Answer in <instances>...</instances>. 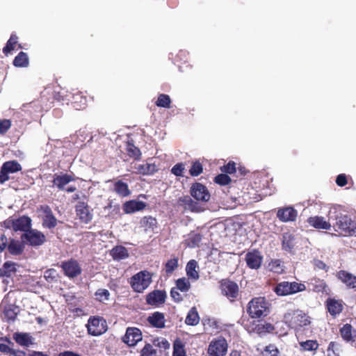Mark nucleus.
I'll list each match as a JSON object with an SVG mask.
<instances>
[{
	"instance_id": "1",
	"label": "nucleus",
	"mask_w": 356,
	"mask_h": 356,
	"mask_svg": "<svg viewBox=\"0 0 356 356\" xmlns=\"http://www.w3.org/2000/svg\"><path fill=\"white\" fill-rule=\"evenodd\" d=\"M247 312L252 318L265 316L268 313V303L263 297L254 298L249 302Z\"/></svg>"
},
{
	"instance_id": "2",
	"label": "nucleus",
	"mask_w": 356,
	"mask_h": 356,
	"mask_svg": "<svg viewBox=\"0 0 356 356\" xmlns=\"http://www.w3.org/2000/svg\"><path fill=\"white\" fill-rule=\"evenodd\" d=\"M333 227L339 234H356V222L353 221L347 215H341L337 217Z\"/></svg>"
},
{
	"instance_id": "3",
	"label": "nucleus",
	"mask_w": 356,
	"mask_h": 356,
	"mask_svg": "<svg viewBox=\"0 0 356 356\" xmlns=\"http://www.w3.org/2000/svg\"><path fill=\"white\" fill-rule=\"evenodd\" d=\"M152 275L147 270H142L131 278V286L134 291L143 292L151 284Z\"/></svg>"
},
{
	"instance_id": "4",
	"label": "nucleus",
	"mask_w": 356,
	"mask_h": 356,
	"mask_svg": "<svg viewBox=\"0 0 356 356\" xmlns=\"http://www.w3.org/2000/svg\"><path fill=\"white\" fill-rule=\"evenodd\" d=\"M88 333L92 336H100L108 330L106 320L100 316H91L86 325Z\"/></svg>"
},
{
	"instance_id": "5",
	"label": "nucleus",
	"mask_w": 356,
	"mask_h": 356,
	"mask_svg": "<svg viewBox=\"0 0 356 356\" xmlns=\"http://www.w3.org/2000/svg\"><path fill=\"white\" fill-rule=\"evenodd\" d=\"M284 320L291 327L296 328L309 324L308 316L300 311H289L284 316Z\"/></svg>"
},
{
	"instance_id": "6",
	"label": "nucleus",
	"mask_w": 356,
	"mask_h": 356,
	"mask_svg": "<svg viewBox=\"0 0 356 356\" xmlns=\"http://www.w3.org/2000/svg\"><path fill=\"white\" fill-rule=\"evenodd\" d=\"M227 343L225 338L222 337L213 339L208 347V354L209 356H225L227 351Z\"/></svg>"
},
{
	"instance_id": "7",
	"label": "nucleus",
	"mask_w": 356,
	"mask_h": 356,
	"mask_svg": "<svg viewBox=\"0 0 356 356\" xmlns=\"http://www.w3.org/2000/svg\"><path fill=\"white\" fill-rule=\"evenodd\" d=\"M22 239L31 246H40L45 241V236L37 229H29L22 235Z\"/></svg>"
},
{
	"instance_id": "8",
	"label": "nucleus",
	"mask_w": 356,
	"mask_h": 356,
	"mask_svg": "<svg viewBox=\"0 0 356 356\" xmlns=\"http://www.w3.org/2000/svg\"><path fill=\"white\" fill-rule=\"evenodd\" d=\"M21 170V165L16 161L5 162L0 170V184H3L10 179L9 174L17 172Z\"/></svg>"
},
{
	"instance_id": "9",
	"label": "nucleus",
	"mask_w": 356,
	"mask_h": 356,
	"mask_svg": "<svg viewBox=\"0 0 356 356\" xmlns=\"http://www.w3.org/2000/svg\"><path fill=\"white\" fill-rule=\"evenodd\" d=\"M142 339L141 331L138 328L134 327H127L125 334L122 339V341L130 347L135 346Z\"/></svg>"
},
{
	"instance_id": "10",
	"label": "nucleus",
	"mask_w": 356,
	"mask_h": 356,
	"mask_svg": "<svg viewBox=\"0 0 356 356\" xmlns=\"http://www.w3.org/2000/svg\"><path fill=\"white\" fill-rule=\"evenodd\" d=\"M7 227H12L15 231L28 232L31 225V219L27 216H22L15 220H10L5 222Z\"/></svg>"
},
{
	"instance_id": "11",
	"label": "nucleus",
	"mask_w": 356,
	"mask_h": 356,
	"mask_svg": "<svg viewBox=\"0 0 356 356\" xmlns=\"http://www.w3.org/2000/svg\"><path fill=\"white\" fill-rule=\"evenodd\" d=\"M191 196L197 201L206 202L210 199L207 187L200 183H195L191 188Z\"/></svg>"
},
{
	"instance_id": "12",
	"label": "nucleus",
	"mask_w": 356,
	"mask_h": 356,
	"mask_svg": "<svg viewBox=\"0 0 356 356\" xmlns=\"http://www.w3.org/2000/svg\"><path fill=\"white\" fill-rule=\"evenodd\" d=\"M60 266L65 275L70 278H74L81 273V268L76 260L71 259L64 261Z\"/></svg>"
},
{
	"instance_id": "13",
	"label": "nucleus",
	"mask_w": 356,
	"mask_h": 356,
	"mask_svg": "<svg viewBox=\"0 0 356 356\" xmlns=\"http://www.w3.org/2000/svg\"><path fill=\"white\" fill-rule=\"evenodd\" d=\"M177 204L182 207L185 210H189L193 212H201L204 208L197 202H195L188 195L180 197L177 200Z\"/></svg>"
},
{
	"instance_id": "14",
	"label": "nucleus",
	"mask_w": 356,
	"mask_h": 356,
	"mask_svg": "<svg viewBox=\"0 0 356 356\" xmlns=\"http://www.w3.org/2000/svg\"><path fill=\"white\" fill-rule=\"evenodd\" d=\"M40 211L42 216L43 226L47 228H53L57 225V220L53 215L51 209L48 206H41Z\"/></svg>"
},
{
	"instance_id": "15",
	"label": "nucleus",
	"mask_w": 356,
	"mask_h": 356,
	"mask_svg": "<svg viewBox=\"0 0 356 356\" xmlns=\"http://www.w3.org/2000/svg\"><path fill=\"white\" fill-rule=\"evenodd\" d=\"M245 261L247 266L252 269H258L260 268L262 261L263 257L261 253L257 250H254L252 252H248L245 254Z\"/></svg>"
},
{
	"instance_id": "16",
	"label": "nucleus",
	"mask_w": 356,
	"mask_h": 356,
	"mask_svg": "<svg viewBox=\"0 0 356 356\" xmlns=\"http://www.w3.org/2000/svg\"><path fill=\"white\" fill-rule=\"evenodd\" d=\"M297 215V211L291 207L279 209L277 212V217L284 222L294 221Z\"/></svg>"
},
{
	"instance_id": "17",
	"label": "nucleus",
	"mask_w": 356,
	"mask_h": 356,
	"mask_svg": "<svg viewBox=\"0 0 356 356\" xmlns=\"http://www.w3.org/2000/svg\"><path fill=\"white\" fill-rule=\"evenodd\" d=\"M76 212L79 219L85 223H88L92 218V214L90 211L88 206L83 202H80L76 204Z\"/></svg>"
},
{
	"instance_id": "18",
	"label": "nucleus",
	"mask_w": 356,
	"mask_h": 356,
	"mask_svg": "<svg viewBox=\"0 0 356 356\" xmlns=\"http://www.w3.org/2000/svg\"><path fill=\"white\" fill-rule=\"evenodd\" d=\"M222 293L228 298H235L238 292V285L232 281L225 280L221 284Z\"/></svg>"
},
{
	"instance_id": "19",
	"label": "nucleus",
	"mask_w": 356,
	"mask_h": 356,
	"mask_svg": "<svg viewBox=\"0 0 356 356\" xmlns=\"http://www.w3.org/2000/svg\"><path fill=\"white\" fill-rule=\"evenodd\" d=\"M13 338L21 346L29 347L34 343V339L29 333L15 332Z\"/></svg>"
},
{
	"instance_id": "20",
	"label": "nucleus",
	"mask_w": 356,
	"mask_h": 356,
	"mask_svg": "<svg viewBox=\"0 0 356 356\" xmlns=\"http://www.w3.org/2000/svg\"><path fill=\"white\" fill-rule=\"evenodd\" d=\"M146 207L144 202L138 200H130L123 204V210L126 213H132L142 211Z\"/></svg>"
},
{
	"instance_id": "21",
	"label": "nucleus",
	"mask_w": 356,
	"mask_h": 356,
	"mask_svg": "<svg viewBox=\"0 0 356 356\" xmlns=\"http://www.w3.org/2000/svg\"><path fill=\"white\" fill-rule=\"evenodd\" d=\"M166 293L163 291L156 290L149 293L147 296V302L149 305H155L165 302Z\"/></svg>"
},
{
	"instance_id": "22",
	"label": "nucleus",
	"mask_w": 356,
	"mask_h": 356,
	"mask_svg": "<svg viewBox=\"0 0 356 356\" xmlns=\"http://www.w3.org/2000/svg\"><path fill=\"white\" fill-rule=\"evenodd\" d=\"M1 307L3 309L4 317L8 321L14 320L17 314L18 309L13 305L7 304V298H4L1 304Z\"/></svg>"
},
{
	"instance_id": "23",
	"label": "nucleus",
	"mask_w": 356,
	"mask_h": 356,
	"mask_svg": "<svg viewBox=\"0 0 356 356\" xmlns=\"http://www.w3.org/2000/svg\"><path fill=\"white\" fill-rule=\"evenodd\" d=\"M155 165L149 163L138 164L134 163L131 166V171L132 172L140 175H149L155 171Z\"/></svg>"
},
{
	"instance_id": "24",
	"label": "nucleus",
	"mask_w": 356,
	"mask_h": 356,
	"mask_svg": "<svg viewBox=\"0 0 356 356\" xmlns=\"http://www.w3.org/2000/svg\"><path fill=\"white\" fill-rule=\"evenodd\" d=\"M337 276L347 286L356 288V276L345 270H340Z\"/></svg>"
},
{
	"instance_id": "25",
	"label": "nucleus",
	"mask_w": 356,
	"mask_h": 356,
	"mask_svg": "<svg viewBox=\"0 0 356 356\" xmlns=\"http://www.w3.org/2000/svg\"><path fill=\"white\" fill-rule=\"evenodd\" d=\"M340 334L341 337L348 342L356 341V330L353 329L350 324H345L340 329Z\"/></svg>"
},
{
	"instance_id": "26",
	"label": "nucleus",
	"mask_w": 356,
	"mask_h": 356,
	"mask_svg": "<svg viewBox=\"0 0 356 356\" xmlns=\"http://www.w3.org/2000/svg\"><path fill=\"white\" fill-rule=\"evenodd\" d=\"M73 177L67 174L61 175H55L53 184L60 190H64L65 186L70 181H73Z\"/></svg>"
},
{
	"instance_id": "27",
	"label": "nucleus",
	"mask_w": 356,
	"mask_h": 356,
	"mask_svg": "<svg viewBox=\"0 0 356 356\" xmlns=\"http://www.w3.org/2000/svg\"><path fill=\"white\" fill-rule=\"evenodd\" d=\"M198 268L197 262L194 260H190L186 266V275L188 279L196 281L199 279L200 275L197 268Z\"/></svg>"
},
{
	"instance_id": "28",
	"label": "nucleus",
	"mask_w": 356,
	"mask_h": 356,
	"mask_svg": "<svg viewBox=\"0 0 356 356\" xmlns=\"http://www.w3.org/2000/svg\"><path fill=\"white\" fill-rule=\"evenodd\" d=\"M309 225L317 229H330L331 225L324 220L323 217L314 216L308 219Z\"/></svg>"
},
{
	"instance_id": "29",
	"label": "nucleus",
	"mask_w": 356,
	"mask_h": 356,
	"mask_svg": "<svg viewBox=\"0 0 356 356\" xmlns=\"http://www.w3.org/2000/svg\"><path fill=\"white\" fill-rule=\"evenodd\" d=\"M24 249V244L22 241L12 239L8 244V250L13 255L21 254Z\"/></svg>"
},
{
	"instance_id": "30",
	"label": "nucleus",
	"mask_w": 356,
	"mask_h": 356,
	"mask_svg": "<svg viewBox=\"0 0 356 356\" xmlns=\"http://www.w3.org/2000/svg\"><path fill=\"white\" fill-rule=\"evenodd\" d=\"M295 246V238L289 232L282 235V248L287 252H291Z\"/></svg>"
},
{
	"instance_id": "31",
	"label": "nucleus",
	"mask_w": 356,
	"mask_h": 356,
	"mask_svg": "<svg viewBox=\"0 0 356 356\" xmlns=\"http://www.w3.org/2000/svg\"><path fill=\"white\" fill-rule=\"evenodd\" d=\"M113 190L121 197H127L131 193L128 185L122 181H118L115 183Z\"/></svg>"
},
{
	"instance_id": "32",
	"label": "nucleus",
	"mask_w": 356,
	"mask_h": 356,
	"mask_svg": "<svg viewBox=\"0 0 356 356\" xmlns=\"http://www.w3.org/2000/svg\"><path fill=\"white\" fill-rule=\"evenodd\" d=\"M111 254L115 260H121L129 256L127 250L123 246H117L112 249Z\"/></svg>"
},
{
	"instance_id": "33",
	"label": "nucleus",
	"mask_w": 356,
	"mask_h": 356,
	"mask_svg": "<svg viewBox=\"0 0 356 356\" xmlns=\"http://www.w3.org/2000/svg\"><path fill=\"white\" fill-rule=\"evenodd\" d=\"M327 309L329 312L332 315L335 316L339 314L343 309L342 304L340 301L330 299L327 300Z\"/></svg>"
},
{
	"instance_id": "34",
	"label": "nucleus",
	"mask_w": 356,
	"mask_h": 356,
	"mask_svg": "<svg viewBox=\"0 0 356 356\" xmlns=\"http://www.w3.org/2000/svg\"><path fill=\"white\" fill-rule=\"evenodd\" d=\"M148 322L154 327H164V316L162 314L156 312L152 316H149Z\"/></svg>"
},
{
	"instance_id": "35",
	"label": "nucleus",
	"mask_w": 356,
	"mask_h": 356,
	"mask_svg": "<svg viewBox=\"0 0 356 356\" xmlns=\"http://www.w3.org/2000/svg\"><path fill=\"white\" fill-rule=\"evenodd\" d=\"M200 321V317L195 307H192L186 318V323L189 325H196Z\"/></svg>"
},
{
	"instance_id": "36",
	"label": "nucleus",
	"mask_w": 356,
	"mask_h": 356,
	"mask_svg": "<svg viewBox=\"0 0 356 356\" xmlns=\"http://www.w3.org/2000/svg\"><path fill=\"white\" fill-rule=\"evenodd\" d=\"M17 264L13 261H6L3 264V268H1L3 276L8 277L15 274L16 272Z\"/></svg>"
},
{
	"instance_id": "37",
	"label": "nucleus",
	"mask_w": 356,
	"mask_h": 356,
	"mask_svg": "<svg viewBox=\"0 0 356 356\" xmlns=\"http://www.w3.org/2000/svg\"><path fill=\"white\" fill-rule=\"evenodd\" d=\"M13 64L16 67H24L29 65V58L26 53L21 51L14 59Z\"/></svg>"
},
{
	"instance_id": "38",
	"label": "nucleus",
	"mask_w": 356,
	"mask_h": 356,
	"mask_svg": "<svg viewBox=\"0 0 356 356\" xmlns=\"http://www.w3.org/2000/svg\"><path fill=\"white\" fill-rule=\"evenodd\" d=\"M273 290L277 296L290 295L289 282H282L277 284Z\"/></svg>"
},
{
	"instance_id": "39",
	"label": "nucleus",
	"mask_w": 356,
	"mask_h": 356,
	"mask_svg": "<svg viewBox=\"0 0 356 356\" xmlns=\"http://www.w3.org/2000/svg\"><path fill=\"white\" fill-rule=\"evenodd\" d=\"M177 289L181 292H187L191 288V283L186 277L179 278L176 282Z\"/></svg>"
},
{
	"instance_id": "40",
	"label": "nucleus",
	"mask_w": 356,
	"mask_h": 356,
	"mask_svg": "<svg viewBox=\"0 0 356 356\" xmlns=\"http://www.w3.org/2000/svg\"><path fill=\"white\" fill-rule=\"evenodd\" d=\"M142 223L143 224L146 230L151 229L153 231L157 225V221L156 218L152 216L144 217L142 220Z\"/></svg>"
},
{
	"instance_id": "41",
	"label": "nucleus",
	"mask_w": 356,
	"mask_h": 356,
	"mask_svg": "<svg viewBox=\"0 0 356 356\" xmlns=\"http://www.w3.org/2000/svg\"><path fill=\"white\" fill-rule=\"evenodd\" d=\"M269 269L275 273L280 274L284 271V267L282 261L279 259L272 260L268 264Z\"/></svg>"
},
{
	"instance_id": "42",
	"label": "nucleus",
	"mask_w": 356,
	"mask_h": 356,
	"mask_svg": "<svg viewBox=\"0 0 356 356\" xmlns=\"http://www.w3.org/2000/svg\"><path fill=\"white\" fill-rule=\"evenodd\" d=\"M171 100L168 95L161 94L156 102L157 106L170 108Z\"/></svg>"
},
{
	"instance_id": "43",
	"label": "nucleus",
	"mask_w": 356,
	"mask_h": 356,
	"mask_svg": "<svg viewBox=\"0 0 356 356\" xmlns=\"http://www.w3.org/2000/svg\"><path fill=\"white\" fill-rule=\"evenodd\" d=\"M127 154L129 156L136 159H140L141 155L140 149L131 143H128L126 147Z\"/></svg>"
},
{
	"instance_id": "44",
	"label": "nucleus",
	"mask_w": 356,
	"mask_h": 356,
	"mask_svg": "<svg viewBox=\"0 0 356 356\" xmlns=\"http://www.w3.org/2000/svg\"><path fill=\"white\" fill-rule=\"evenodd\" d=\"M173 356H186L184 346L181 341L177 340L174 343Z\"/></svg>"
},
{
	"instance_id": "45",
	"label": "nucleus",
	"mask_w": 356,
	"mask_h": 356,
	"mask_svg": "<svg viewBox=\"0 0 356 356\" xmlns=\"http://www.w3.org/2000/svg\"><path fill=\"white\" fill-rule=\"evenodd\" d=\"M289 291H290V295L298 293V292L303 291L306 289L304 284L298 283L296 282H289Z\"/></svg>"
},
{
	"instance_id": "46",
	"label": "nucleus",
	"mask_w": 356,
	"mask_h": 356,
	"mask_svg": "<svg viewBox=\"0 0 356 356\" xmlns=\"http://www.w3.org/2000/svg\"><path fill=\"white\" fill-rule=\"evenodd\" d=\"M17 42V37L15 35H12L7 42L6 47H3V51L4 54H8L13 49H14V46Z\"/></svg>"
},
{
	"instance_id": "47",
	"label": "nucleus",
	"mask_w": 356,
	"mask_h": 356,
	"mask_svg": "<svg viewBox=\"0 0 356 356\" xmlns=\"http://www.w3.org/2000/svg\"><path fill=\"white\" fill-rule=\"evenodd\" d=\"M301 348L305 350H314L317 349L318 344L316 341L307 340L300 343Z\"/></svg>"
},
{
	"instance_id": "48",
	"label": "nucleus",
	"mask_w": 356,
	"mask_h": 356,
	"mask_svg": "<svg viewBox=\"0 0 356 356\" xmlns=\"http://www.w3.org/2000/svg\"><path fill=\"white\" fill-rule=\"evenodd\" d=\"M140 356H157V353L151 344L147 343L141 350Z\"/></svg>"
},
{
	"instance_id": "49",
	"label": "nucleus",
	"mask_w": 356,
	"mask_h": 356,
	"mask_svg": "<svg viewBox=\"0 0 356 356\" xmlns=\"http://www.w3.org/2000/svg\"><path fill=\"white\" fill-rule=\"evenodd\" d=\"M202 239L201 235L197 233H191L188 237V245L191 248L197 246Z\"/></svg>"
},
{
	"instance_id": "50",
	"label": "nucleus",
	"mask_w": 356,
	"mask_h": 356,
	"mask_svg": "<svg viewBox=\"0 0 356 356\" xmlns=\"http://www.w3.org/2000/svg\"><path fill=\"white\" fill-rule=\"evenodd\" d=\"M184 170L185 164L183 163H178L172 167L171 172L177 177H183Z\"/></svg>"
},
{
	"instance_id": "51",
	"label": "nucleus",
	"mask_w": 356,
	"mask_h": 356,
	"mask_svg": "<svg viewBox=\"0 0 356 356\" xmlns=\"http://www.w3.org/2000/svg\"><path fill=\"white\" fill-rule=\"evenodd\" d=\"M191 176L196 177L202 172V166L199 161H195L193 163L191 168L189 170Z\"/></svg>"
},
{
	"instance_id": "52",
	"label": "nucleus",
	"mask_w": 356,
	"mask_h": 356,
	"mask_svg": "<svg viewBox=\"0 0 356 356\" xmlns=\"http://www.w3.org/2000/svg\"><path fill=\"white\" fill-rule=\"evenodd\" d=\"M95 296H97V299L100 302H104L108 300L110 293L106 289H101L97 291Z\"/></svg>"
},
{
	"instance_id": "53",
	"label": "nucleus",
	"mask_w": 356,
	"mask_h": 356,
	"mask_svg": "<svg viewBox=\"0 0 356 356\" xmlns=\"http://www.w3.org/2000/svg\"><path fill=\"white\" fill-rule=\"evenodd\" d=\"M177 266L178 259L177 258L170 259L165 264V271L168 273H171L177 268Z\"/></svg>"
},
{
	"instance_id": "54",
	"label": "nucleus",
	"mask_w": 356,
	"mask_h": 356,
	"mask_svg": "<svg viewBox=\"0 0 356 356\" xmlns=\"http://www.w3.org/2000/svg\"><path fill=\"white\" fill-rule=\"evenodd\" d=\"M154 345L163 350L170 348V343L164 338H157L154 340Z\"/></svg>"
},
{
	"instance_id": "55",
	"label": "nucleus",
	"mask_w": 356,
	"mask_h": 356,
	"mask_svg": "<svg viewBox=\"0 0 356 356\" xmlns=\"http://www.w3.org/2000/svg\"><path fill=\"white\" fill-rule=\"evenodd\" d=\"M338 350L339 345L334 341L330 342L327 350V356H339Z\"/></svg>"
},
{
	"instance_id": "56",
	"label": "nucleus",
	"mask_w": 356,
	"mask_h": 356,
	"mask_svg": "<svg viewBox=\"0 0 356 356\" xmlns=\"http://www.w3.org/2000/svg\"><path fill=\"white\" fill-rule=\"evenodd\" d=\"M215 181L220 185H227L231 181V179L226 174H220L216 177Z\"/></svg>"
},
{
	"instance_id": "57",
	"label": "nucleus",
	"mask_w": 356,
	"mask_h": 356,
	"mask_svg": "<svg viewBox=\"0 0 356 356\" xmlns=\"http://www.w3.org/2000/svg\"><path fill=\"white\" fill-rule=\"evenodd\" d=\"M44 277L47 282H53L54 280H56V270H54L53 268L47 270L44 273Z\"/></svg>"
},
{
	"instance_id": "58",
	"label": "nucleus",
	"mask_w": 356,
	"mask_h": 356,
	"mask_svg": "<svg viewBox=\"0 0 356 356\" xmlns=\"http://www.w3.org/2000/svg\"><path fill=\"white\" fill-rule=\"evenodd\" d=\"M11 122L9 120H0V134H4L10 128Z\"/></svg>"
},
{
	"instance_id": "59",
	"label": "nucleus",
	"mask_w": 356,
	"mask_h": 356,
	"mask_svg": "<svg viewBox=\"0 0 356 356\" xmlns=\"http://www.w3.org/2000/svg\"><path fill=\"white\" fill-rule=\"evenodd\" d=\"M221 170L224 172L232 174L236 171L235 163L229 162L226 165H224Z\"/></svg>"
},
{
	"instance_id": "60",
	"label": "nucleus",
	"mask_w": 356,
	"mask_h": 356,
	"mask_svg": "<svg viewBox=\"0 0 356 356\" xmlns=\"http://www.w3.org/2000/svg\"><path fill=\"white\" fill-rule=\"evenodd\" d=\"M336 183L339 186H343L347 184L346 177L343 174L337 176Z\"/></svg>"
},
{
	"instance_id": "61",
	"label": "nucleus",
	"mask_w": 356,
	"mask_h": 356,
	"mask_svg": "<svg viewBox=\"0 0 356 356\" xmlns=\"http://www.w3.org/2000/svg\"><path fill=\"white\" fill-rule=\"evenodd\" d=\"M8 246V239L4 234L0 236V253Z\"/></svg>"
},
{
	"instance_id": "62",
	"label": "nucleus",
	"mask_w": 356,
	"mask_h": 356,
	"mask_svg": "<svg viewBox=\"0 0 356 356\" xmlns=\"http://www.w3.org/2000/svg\"><path fill=\"white\" fill-rule=\"evenodd\" d=\"M178 289H172L171 290L170 294L172 298L177 302H179L182 300L181 296L179 293L177 291Z\"/></svg>"
},
{
	"instance_id": "63",
	"label": "nucleus",
	"mask_w": 356,
	"mask_h": 356,
	"mask_svg": "<svg viewBox=\"0 0 356 356\" xmlns=\"http://www.w3.org/2000/svg\"><path fill=\"white\" fill-rule=\"evenodd\" d=\"M265 351L266 353H269L270 354V356H277V353H278L277 348L274 346H272V345L266 346Z\"/></svg>"
},
{
	"instance_id": "64",
	"label": "nucleus",
	"mask_w": 356,
	"mask_h": 356,
	"mask_svg": "<svg viewBox=\"0 0 356 356\" xmlns=\"http://www.w3.org/2000/svg\"><path fill=\"white\" fill-rule=\"evenodd\" d=\"M9 355H13V356H26V353L23 350H13L12 348H10V351L9 352Z\"/></svg>"
}]
</instances>
